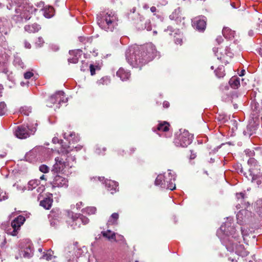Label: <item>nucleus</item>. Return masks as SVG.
Instances as JSON below:
<instances>
[{
    "mask_svg": "<svg viewBox=\"0 0 262 262\" xmlns=\"http://www.w3.org/2000/svg\"><path fill=\"white\" fill-rule=\"evenodd\" d=\"M216 40L219 43H220L221 42H222L223 39L222 37L220 36L216 38Z\"/></svg>",
    "mask_w": 262,
    "mask_h": 262,
    "instance_id": "55",
    "label": "nucleus"
},
{
    "mask_svg": "<svg viewBox=\"0 0 262 262\" xmlns=\"http://www.w3.org/2000/svg\"><path fill=\"white\" fill-rule=\"evenodd\" d=\"M97 24L103 30L112 32L118 26V17L113 11L101 12L97 17Z\"/></svg>",
    "mask_w": 262,
    "mask_h": 262,
    "instance_id": "5",
    "label": "nucleus"
},
{
    "mask_svg": "<svg viewBox=\"0 0 262 262\" xmlns=\"http://www.w3.org/2000/svg\"><path fill=\"white\" fill-rule=\"evenodd\" d=\"M44 43L43 39L42 37H39L37 38V41H36V45L39 47H41L43 43Z\"/></svg>",
    "mask_w": 262,
    "mask_h": 262,
    "instance_id": "44",
    "label": "nucleus"
},
{
    "mask_svg": "<svg viewBox=\"0 0 262 262\" xmlns=\"http://www.w3.org/2000/svg\"><path fill=\"white\" fill-rule=\"evenodd\" d=\"M119 217V214L117 213H113L108 221V225H113L117 224V220Z\"/></svg>",
    "mask_w": 262,
    "mask_h": 262,
    "instance_id": "31",
    "label": "nucleus"
},
{
    "mask_svg": "<svg viewBox=\"0 0 262 262\" xmlns=\"http://www.w3.org/2000/svg\"><path fill=\"white\" fill-rule=\"evenodd\" d=\"M218 48H214L213 51L215 54V55L217 57L218 59L222 60V62L225 63H228V59L231 58L233 56V53L231 51L229 47H226L224 50V53H223V50L220 49V53L218 52Z\"/></svg>",
    "mask_w": 262,
    "mask_h": 262,
    "instance_id": "9",
    "label": "nucleus"
},
{
    "mask_svg": "<svg viewBox=\"0 0 262 262\" xmlns=\"http://www.w3.org/2000/svg\"><path fill=\"white\" fill-rule=\"evenodd\" d=\"M180 14L181 10L180 8L177 9L169 15V18L171 20H177L180 17Z\"/></svg>",
    "mask_w": 262,
    "mask_h": 262,
    "instance_id": "33",
    "label": "nucleus"
},
{
    "mask_svg": "<svg viewBox=\"0 0 262 262\" xmlns=\"http://www.w3.org/2000/svg\"><path fill=\"white\" fill-rule=\"evenodd\" d=\"M105 186L108 191H111V193H113L116 191L118 185L117 182L110 180H107L105 181Z\"/></svg>",
    "mask_w": 262,
    "mask_h": 262,
    "instance_id": "18",
    "label": "nucleus"
},
{
    "mask_svg": "<svg viewBox=\"0 0 262 262\" xmlns=\"http://www.w3.org/2000/svg\"><path fill=\"white\" fill-rule=\"evenodd\" d=\"M25 31L29 33H35L38 32L40 29V27L37 24H33L32 25H26L24 27Z\"/></svg>",
    "mask_w": 262,
    "mask_h": 262,
    "instance_id": "22",
    "label": "nucleus"
},
{
    "mask_svg": "<svg viewBox=\"0 0 262 262\" xmlns=\"http://www.w3.org/2000/svg\"><path fill=\"white\" fill-rule=\"evenodd\" d=\"M168 176L170 177L169 181H166V188L172 190L176 188V184L174 183L176 180V176L173 174L171 170H168Z\"/></svg>",
    "mask_w": 262,
    "mask_h": 262,
    "instance_id": "16",
    "label": "nucleus"
},
{
    "mask_svg": "<svg viewBox=\"0 0 262 262\" xmlns=\"http://www.w3.org/2000/svg\"><path fill=\"white\" fill-rule=\"evenodd\" d=\"M40 180H45L46 181L47 180V178H46V176L44 174H42L40 177Z\"/></svg>",
    "mask_w": 262,
    "mask_h": 262,
    "instance_id": "59",
    "label": "nucleus"
},
{
    "mask_svg": "<svg viewBox=\"0 0 262 262\" xmlns=\"http://www.w3.org/2000/svg\"><path fill=\"white\" fill-rule=\"evenodd\" d=\"M241 232L243 235L244 240L245 239V236L248 234V232L247 230L244 229L243 228H241Z\"/></svg>",
    "mask_w": 262,
    "mask_h": 262,
    "instance_id": "45",
    "label": "nucleus"
},
{
    "mask_svg": "<svg viewBox=\"0 0 262 262\" xmlns=\"http://www.w3.org/2000/svg\"><path fill=\"white\" fill-rule=\"evenodd\" d=\"M248 164L250 165L249 172L252 168L253 171H258L260 169V165L258 164L257 161L253 158H250L248 161Z\"/></svg>",
    "mask_w": 262,
    "mask_h": 262,
    "instance_id": "20",
    "label": "nucleus"
},
{
    "mask_svg": "<svg viewBox=\"0 0 262 262\" xmlns=\"http://www.w3.org/2000/svg\"><path fill=\"white\" fill-rule=\"evenodd\" d=\"M251 109L253 113V115L258 114L262 111V106L260 102L258 103L255 100H253L251 102Z\"/></svg>",
    "mask_w": 262,
    "mask_h": 262,
    "instance_id": "23",
    "label": "nucleus"
},
{
    "mask_svg": "<svg viewBox=\"0 0 262 262\" xmlns=\"http://www.w3.org/2000/svg\"><path fill=\"white\" fill-rule=\"evenodd\" d=\"M245 70H243L241 72V73L239 74V76H244V75H245Z\"/></svg>",
    "mask_w": 262,
    "mask_h": 262,
    "instance_id": "61",
    "label": "nucleus"
},
{
    "mask_svg": "<svg viewBox=\"0 0 262 262\" xmlns=\"http://www.w3.org/2000/svg\"><path fill=\"white\" fill-rule=\"evenodd\" d=\"M20 255L25 258H30L33 255V249L31 244L26 245L25 247L21 248Z\"/></svg>",
    "mask_w": 262,
    "mask_h": 262,
    "instance_id": "15",
    "label": "nucleus"
},
{
    "mask_svg": "<svg viewBox=\"0 0 262 262\" xmlns=\"http://www.w3.org/2000/svg\"><path fill=\"white\" fill-rule=\"evenodd\" d=\"M39 183V180H30L28 184V188L29 190H33L35 188Z\"/></svg>",
    "mask_w": 262,
    "mask_h": 262,
    "instance_id": "30",
    "label": "nucleus"
},
{
    "mask_svg": "<svg viewBox=\"0 0 262 262\" xmlns=\"http://www.w3.org/2000/svg\"><path fill=\"white\" fill-rule=\"evenodd\" d=\"M53 200L50 198H45L40 202V205L46 209H49L52 206Z\"/></svg>",
    "mask_w": 262,
    "mask_h": 262,
    "instance_id": "25",
    "label": "nucleus"
},
{
    "mask_svg": "<svg viewBox=\"0 0 262 262\" xmlns=\"http://www.w3.org/2000/svg\"><path fill=\"white\" fill-rule=\"evenodd\" d=\"M117 76L121 79L122 81L128 79L130 76V72L125 71L123 68H121L117 72Z\"/></svg>",
    "mask_w": 262,
    "mask_h": 262,
    "instance_id": "19",
    "label": "nucleus"
},
{
    "mask_svg": "<svg viewBox=\"0 0 262 262\" xmlns=\"http://www.w3.org/2000/svg\"><path fill=\"white\" fill-rule=\"evenodd\" d=\"M78 217L73 220V222H75V225H71L72 229H75L77 227H79L80 223H83V225H85L89 222V220L88 217L82 214H77Z\"/></svg>",
    "mask_w": 262,
    "mask_h": 262,
    "instance_id": "14",
    "label": "nucleus"
},
{
    "mask_svg": "<svg viewBox=\"0 0 262 262\" xmlns=\"http://www.w3.org/2000/svg\"><path fill=\"white\" fill-rule=\"evenodd\" d=\"M39 170L45 173H48L49 171L50 168L46 165L42 164L39 166Z\"/></svg>",
    "mask_w": 262,
    "mask_h": 262,
    "instance_id": "42",
    "label": "nucleus"
},
{
    "mask_svg": "<svg viewBox=\"0 0 262 262\" xmlns=\"http://www.w3.org/2000/svg\"><path fill=\"white\" fill-rule=\"evenodd\" d=\"M91 74L94 75L95 74V69L93 65L91 64L90 66Z\"/></svg>",
    "mask_w": 262,
    "mask_h": 262,
    "instance_id": "49",
    "label": "nucleus"
},
{
    "mask_svg": "<svg viewBox=\"0 0 262 262\" xmlns=\"http://www.w3.org/2000/svg\"><path fill=\"white\" fill-rule=\"evenodd\" d=\"M52 141L54 143H58L59 142V140H58V139L57 138L54 137Z\"/></svg>",
    "mask_w": 262,
    "mask_h": 262,
    "instance_id": "57",
    "label": "nucleus"
},
{
    "mask_svg": "<svg viewBox=\"0 0 262 262\" xmlns=\"http://www.w3.org/2000/svg\"><path fill=\"white\" fill-rule=\"evenodd\" d=\"M222 33L224 36L228 39H231L234 37L235 31L232 30L228 27H224L222 30Z\"/></svg>",
    "mask_w": 262,
    "mask_h": 262,
    "instance_id": "24",
    "label": "nucleus"
},
{
    "mask_svg": "<svg viewBox=\"0 0 262 262\" xmlns=\"http://www.w3.org/2000/svg\"><path fill=\"white\" fill-rule=\"evenodd\" d=\"M64 139L69 141V143L71 145L78 142L80 140L79 137L76 136L74 133H71L67 135L66 133L63 134ZM82 147L81 146H74L71 145H61L60 152L61 154L59 157H56L55 159V163L53 165V171L56 172H61L65 174H69L72 171L69 169L74 166L75 164V158L74 156H68L67 154L71 151L75 149L76 151L80 150Z\"/></svg>",
    "mask_w": 262,
    "mask_h": 262,
    "instance_id": "1",
    "label": "nucleus"
},
{
    "mask_svg": "<svg viewBox=\"0 0 262 262\" xmlns=\"http://www.w3.org/2000/svg\"><path fill=\"white\" fill-rule=\"evenodd\" d=\"M249 34L250 35V36H252L253 35V32L252 31H250L249 32Z\"/></svg>",
    "mask_w": 262,
    "mask_h": 262,
    "instance_id": "64",
    "label": "nucleus"
},
{
    "mask_svg": "<svg viewBox=\"0 0 262 262\" xmlns=\"http://www.w3.org/2000/svg\"><path fill=\"white\" fill-rule=\"evenodd\" d=\"M67 99L65 97L64 93L63 91H58L55 94L51 96L47 101V105L49 107H52L54 104L61 103H66Z\"/></svg>",
    "mask_w": 262,
    "mask_h": 262,
    "instance_id": "10",
    "label": "nucleus"
},
{
    "mask_svg": "<svg viewBox=\"0 0 262 262\" xmlns=\"http://www.w3.org/2000/svg\"><path fill=\"white\" fill-rule=\"evenodd\" d=\"M19 112L24 115L28 116L31 112V108L27 106H23L20 108Z\"/></svg>",
    "mask_w": 262,
    "mask_h": 262,
    "instance_id": "37",
    "label": "nucleus"
},
{
    "mask_svg": "<svg viewBox=\"0 0 262 262\" xmlns=\"http://www.w3.org/2000/svg\"><path fill=\"white\" fill-rule=\"evenodd\" d=\"M254 208L256 213L262 217V199H259L255 202Z\"/></svg>",
    "mask_w": 262,
    "mask_h": 262,
    "instance_id": "27",
    "label": "nucleus"
},
{
    "mask_svg": "<svg viewBox=\"0 0 262 262\" xmlns=\"http://www.w3.org/2000/svg\"><path fill=\"white\" fill-rule=\"evenodd\" d=\"M69 54L71 55H73L74 57L68 59L69 63H76L78 61V57L80 56L82 54V51L81 50H70Z\"/></svg>",
    "mask_w": 262,
    "mask_h": 262,
    "instance_id": "17",
    "label": "nucleus"
},
{
    "mask_svg": "<svg viewBox=\"0 0 262 262\" xmlns=\"http://www.w3.org/2000/svg\"><path fill=\"white\" fill-rule=\"evenodd\" d=\"M24 43H25V47L26 48H27V49L31 48V46L29 42H27V41H25Z\"/></svg>",
    "mask_w": 262,
    "mask_h": 262,
    "instance_id": "53",
    "label": "nucleus"
},
{
    "mask_svg": "<svg viewBox=\"0 0 262 262\" xmlns=\"http://www.w3.org/2000/svg\"><path fill=\"white\" fill-rule=\"evenodd\" d=\"M36 130L35 127L30 128L25 125L18 126L15 130L14 134L19 139H26L31 135H33Z\"/></svg>",
    "mask_w": 262,
    "mask_h": 262,
    "instance_id": "8",
    "label": "nucleus"
},
{
    "mask_svg": "<svg viewBox=\"0 0 262 262\" xmlns=\"http://www.w3.org/2000/svg\"><path fill=\"white\" fill-rule=\"evenodd\" d=\"M51 185L53 188H67L68 186V180L67 178L59 174H57L54 177L51 182Z\"/></svg>",
    "mask_w": 262,
    "mask_h": 262,
    "instance_id": "12",
    "label": "nucleus"
},
{
    "mask_svg": "<svg viewBox=\"0 0 262 262\" xmlns=\"http://www.w3.org/2000/svg\"><path fill=\"white\" fill-rule=\"evenodd\" d=\"M96 211V208L95 207H88L82 209V212L89 215L94 214Z\"/></svg>",
    "mask_w": 262,
    "mask_h": 262,
    "instance_id": "36",
    "label": "nucleus"
},
{
    "mask_svg": "<svg viewBox=\"0 0 262 262\" xmlns=\"http://www.w3.org/2000/svg\"><path fill=\"white\" fill-rule=\"evenodd\" d=\"M258 171H253L252 168L250 170V174L249 176L251 178V182L256 184L258 187L262 186V173L257 174Z\"/></svg>",
    "mask_w": 262,
    "mask_h": 262,
    "instance_id": "13",
    "label": "nucleus"
},
{
    "mask_svg": "<svg viewBox=\"0 0 262 262\" xmlns=\"http://www.w3.org/2000/svg\"><path fill=\"white\" fill-rule=\"evenodd\" d=\"M88 63L82 61V65L80 67L81 71H84L85 70V69L88 68Z\"/></svg>",
    "mask_w": 262,
    "mask_h": 262,
    "instance_id": "46",
    "label": "nucleus"
},
{
    "mask_svg": "<svg viewBox=\"0 0 262 262\" xmlns=\"http://www.w3.org/2000/svg\"><path fill=\"white\" fill-rule=\"evenodd\" d=\"M43 16L48 18L52 17L54 14V9L53 7H46L43 9L40 10Z\"/></svg>",
    "mask_w": 262,
    "mask_h": 262,
    "instance_id": "21",
    "label": "nucleus"
},
{
    "mask_svg": "<svg viewBox=\"0 0 262 262\" xmlns=\"http://www.w3.org/2000/svg\"><path fill=\"white\" fill-rule=\"evenodd\" d=\"M157 9L156 8V7L155 6H152L151 8H150V11L152 13H154V15H156V14L155 13V12H156L157 11Z\"/></svg>",
    "mask_w": 262,
    "mask_h": 262,
    "instance_id": "52",
    "label": "nucleus"
},
{
    "mask_svg": "<svg viewBox=\"0 0 262 262\" xmlns=\"http://www.w3.org/2000/svg\"><path fill=\"white\" fill-rule=\"evenodd\" d=\"M245 152L246 154L249 156H252L254 155V152L253 151L250 150L249 149L246 150Z\"/></svg>",
    "mask_w": 262,
    "mask_h": 262,
    "instance_id": "50",
    "label": "nucleus"
},
{
    "mask_svg": "<svg viewBox=\"0 0 262 262\" xmlns=\"http://www.w3.org/2000/svg\"><path fill=\"white\" fill-rule=\"evenodd\" d=\"M215 73L218 78L223 77L225 75L224 67L223 66L219 67L215 71Z\"/></svg>",
    "mask_w": 262,
    "mask_h": 262,
    "instance_id": "32",
    "label": "nucleus"
},
{
    "mask_svg": "<svg viewBox=\"0 0 262 262\" xmlns=\"http://www.w3.org/2000/svg\"><path fill=\"white\" fill-rule=\"evenodd\" d=\"M229 223H225L222 225L220 230L217 231V234L220 236V232H223L225 237L223 238V242L225 245L226 249L230 252H235V254L238 255L237 259L236 258H232L229 257V259L232 262H237L242 258H239V256L245 257L248 255L249 252L245 249L243 245L238 244L239 242V236L237 234L235 229L233 227L229 225Z\"/></svg>",
    "mask_w": 262,
    "mask_h": 262,
    "instance_id": "3",
    "label": "nucleus"
},
{
    "mask_svg": "<svg viewBox=\"0 0 262 262\" xmlns=\"http://www.w3.org/2000/svg\"><path fill=\"white\" fill-rule=\"evenodd\" d=\"M169 106V103L167 101H165L163 102V106L165 108L168 107Z\"/></svg>",
    "mask_w": 262,
    "mask_h": 262,
    "instance_id": "56",
    "label": "nucleus"
},
{
    "mask_svg": "<svg viewBox=\"0 0 262 262\" xmlns=\"http://www.w3.org/2000/svg\"><path fill=\"white\" fill-rule=\"evenodd\" d=\"M7 111L6 104L4 102H0V116H3L5 114Z\"/></svg>",
    "mask_w": 262,
    "mask_h": 262,
    "instance_id": "40",
    "label": "nucleus"
},
{
    "mask_svg": "<svg viewBox=\"0 0 262 262\" xmlns=\"http://www.w3.org/2000/svg\"><path fill=\"white\" fill-rule=\"evenodd\" d=\"M2 90H3L2 86L0 85V97H1L2 96Z\"/></svg>",
    "mask_w": 262,
    "mask_h": 262,
    "instance_id": "63",
    "label": "nucleus"
},
{
    "mask_svg": "<svg viewBox=\"0 0 262 262\" xmlns=\"http://www.w3.org/2000/svg\"><path fill=\"white\" fill-rule=\"evenodd\" d=\"M170 178V177L168 176V172L166 174V175L165 176L164 180L169 181V179Z\"/></svg>",
    "mask_w": 262,
    "mask_h": 262,
    "instance_id": "60",
    "label": "nucleus"
},
{
    "mask_svg": "<svg viewBox=\"0 0 262 262\" xmlns=\"http://www.w3.org/2000/svg\"><path fill=\"white\" fill-rule=\"evenodd\" d=\"M155 46L151 43L143 46L134 45L128 48L126 52L128 63L134 68H141L157 56Z\"/></svg>",
    "mask_w": 262,
    "mask_h": 262,
    "instance_id": "2",
    "label": "nucleus"
},
{
    "mask_svg": "<svg viewBox=\"0 0 262 262\" xmlns=\"http://www.w3.org/2000/svg\"><path fill=\"white\" fill-rule=\"evenodd\" d=\"M33 75L34 74L32 71H28L24 73V78L26 79H29L32 77Z\"/></svg>",
    "mask_w": 262,
    "mask_h": 262,
    "instance_id": "43",
    "label": "nucleus"
},
{
    "mask_svg": "<svg viewBox=\"0 0 262 262\" xmlns=\"http://www.w3.org/2000/svg\"><path fill=\"white\" fill-rule=\"evenodd\" d=\"M245 212H246V210H242L239 211L237 213L236 218H237V223L238 224H242V223L243 222V220H244L243 215H244V213H245Z\"/></svg>",
    "mask_w": 262,
    "mask_h": 262,
    "instance_id": "38",
    "label": "nucleus"
},
{
    "mask_svg": "<svg viewBox=\"0 0 262 262\" xmlns=\"http://www.w3.org/2000/svg\"><path fill=\"white\" fill-rule=\"evenodd\" d=\"M6 152H4L3 154L0 155V158H3L6 156Z\"/></svg>",
    "mask_w": 262,
    "mask_h": 262,
    "instance_id": "62",
    "label": "nucleus"
},
{
    "mask_svg": "<svg viewBox=\"0 0 262 262\" xmlns=\"http://www.w3.org/2000/svg\"><path fill=\"white\" fill-rule=\"evenodd\" d=\"M236 198L238 200L241 199L242 201L244 198V194L242 192L236 193Z\"/></svg>",
    "mask_w": 262,
    "mask_h": 262,
    "instance_id": "48",
    "label": "nucleus"
},
{
    "mask_svg": "<svg viewBox=\"0 0 262 262\" xmlns=\"http://www.w3.org/2000/svg\"><path fill=\"white\" fill-rule=\"evenodd\" d=\"M82 205V202H80L79 203H77L76 204L77 208L79 209L81 208V206Z\"/></svg>",
    "mask_w": 262,
    "mask_h": 262,
    "instance_id": "58",
    "label": "nucleus"
},
{
    "mask_svg": "<svg viewBox=\"0 0 262 262\" xmlns=\"http://www.w3.org/2000/svg\"><path fill=\"white\" fill-rule=\"evenodd\" d=\"M14 64L16 67L24 68L25 66L21 58L18 56H15L14 59Z\"/></svg>",
    "mask_w": 262,
    "mask_h": 262,
    "instance_id": "35",
    "label": "nucleus"
},
{
    "mask_svg": "<svg viewBox=\"0 0 262 262\" xmlns=\"http://www.w3.org/2000/svg\"><path fill=\"white\" fill-rule=\"evenodd\" d=\"M53 252L51 250H49L46 253H44L41 256V258L47 259L48 260L52 259Z\"/></svg>",
    "mask_w": 262,
    "mask_h": 262,
    "instance_id": "41",
    "label": "nucleus"
},
{
    "mask_svg": "<svg viewBox=\"0 0 262 262\" xmlns=\"http://www.w3.org/2000/svg\"><path fill=\"white\" fill-rule=\"evenodd\" d=\"M169 124L167 122L160 123L157 127L159 132H167L169 130Z\"/></svg>",
    "mask_w": 262,
    "mask_h": 262,
    "instance_id": "28",
    "label": "nucleus"
},
{
    "mask_svg": "<svg viewBox=\"0 0 262 262\" xmlns=\"http://www.w3.org/2000/svg\"><path fill=\"white\" fill-rule=\"evenodd\" d=\"M229 83L232 88L237 89L240 85L239 79L237 77H233L230 79Z\"/></svg>",
    "mask_w": 262,
    "mask_h": 262,
    "instance_id": "29",
    "label": "nucleus"
},
{
    "mask_svg": "<svg viewBox=\"0 0 262 262\" xmlns=\"http://www.w3.org/2000/svg\"><path fill=\"white\" fill-rule=\"evenodd\" d=\"M196 157V154L195 153H193L192 151L191 150V155L190 156V158L191 159H194Z\"/></svg>",
    "mask_w": 262,
    "mask_h": 262,
    "instance_id": "54",
    "label": "nucleus"
},
{
    "mask_svg": "<svg viewBox=\"0 0 262 262\" xmlns=\"http://www.w3.org/2000/svg\"><path fill=\"white\" fill-rule=\"evenodd\" d=\"M192 25L194 28L199 31H204L206 26V18L200 16L194 18L192 20Z\"/></svg>",
    "mask_w": 262,
    "mask_h": 262,
    "instance_id": "11",
    "label": "nucleus"
},
{
    "mask_svg": "<svg viewBox=\"0 0 262 262\" xmlns=\"http://www.w3.org/2000/svg\"><path fill=\"white\" fill-rule=\"evenodd\" d=\"M6 243V237L3 232H0V247L4 248Z\"/></svg>",
    "mask_w": 262,
    "mask_h": 262,
    "instance_id": "39",
    "label": "nucleus"
},
{
    "mask_svg": "<svg viewBox=\"0 0 262 262\" xmlns=\"http://www.w3.org/2000/svg\"><path fill=\"white\" fill-rule=\"evenodd\" d=\"M180 133L174 139V143L177 146L185 147L191 144L193 136L186 130H180Z\"/></svg>",
    "mask_w": 262,
    "mask_h": 262,
    "instance_id": "7",
    "label": "nucleus"
},
{
    "mask_svg": "<svg viewBox=\"0 0 262 262\" xmlns=\"http://www.w3.org/2000/svg\"><path fill=\"white\" fill-rule=\"evenodd\" d=\"M25 221L26 219L24 216L19 215L11 222L10 225L2 224V228L4 229L7 234L16 236Z\"/></svg>",
    "mask_w": 262,
    "mask_h": 262,
    "instance_id": "6",
    "label": "nucleus"
},
{
    "mask_svg": "<svg viewBox=\"0 0 262 262\" xmlns=\"http://www.w3.org/2000/svg\"><path fill=\"white\" fill-rule=\"evenodd\" d=\"M165 175L159 174L157 176L155 184L157 186H160L161 187L165 188L166 181H164Z\"/></svg>",
    "mask_w": 262,
    "mask_h": 262,
    "instance_id": "26",
    "label": "nucleus"
},
{
    "mask_svg": "<svg viewBox=\"0 0 262 262\" xmlns=\"http://www.w3.org/2000/svg\"><path fill=\"white\" fill-rule=\"evenodd\" d=\"M102 234L104 237H105L108 239L115 238V233L110 230L102 232Z\"/></svg>",
    "mask_w": 262,
    "mask_h": 262,
    "instance_id": "34",
    "label": "nucleus"
},
{
    "mask_svg": "<svg viewBox=\"0 0 262 262\" xmlns=\"http://www.w3.org/2000/svg\"><path fill=\"white\" fill-rule=\"evenodd\" d=\"M12 4L7 5L8 9H11L14 5L15 14L13 16V19L17 23L26 22L31 17L32 14L37 11V9L29 4L23 3V0H10Z\"/></svg>",
    "mask_w": 262,
    "mask_h": 262,
    "instance_id": "4",
    "label": "nucleus"
},
{
    "mask_svg": "<svg viewBox=\"0 0 262 262\" xmlns=\"http://www.w3.org/2000/svg\"><path fill=\"white\" fill-rule=\"evenodd\" d=\"M76 217H78V215L77 214H75L74 216H73L72 218L71 219V220L70 221H69V225L71 226L72 225H73V226H75V222H73V220L76 219Z\"/></svg>",
    "mask_w": 262,
    "mask_h": 262,
    "instance_id": "47",
    "label": "nucleus"
},
{
    "mask_svg": "<svg viewBox=\"0 0 262 262\" xmlns=\"http://www.w3.org/2000/svg\"><path fill=\"white\" fill-rule=\"evenodd\" d=\"M175 43L177 45H181L182 43V39L181 38H177L175 39Z\"/></svg>",
    "mask_w": 262,
    "mask_h": 262,
    "instance_id": "51",
    "label": "nucleus"
}]
</instances>
